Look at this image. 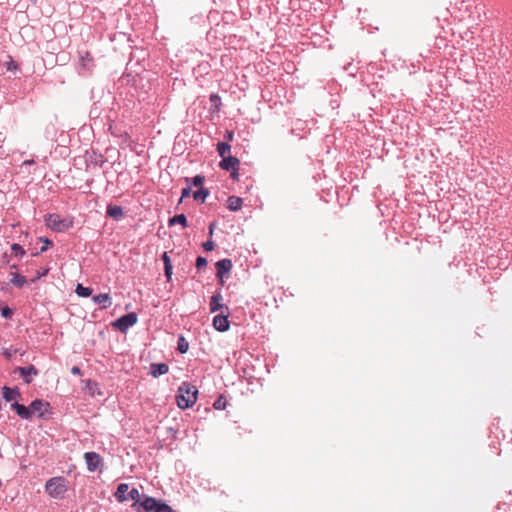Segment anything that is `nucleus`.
<instances>
[{
  "label": "nucleus",
  "instance_id": "18",
  "mask_svg": "<svg viewBox=\"0 0 512 512\" xmlns=\"http://www.w3.org/2000/svg\"><path fill=\"white\" fill-rule=\"evenodd\" d=\"M243 200L237 196H229L227 199V207L231 211H238L242 208Z\"/></svg>",
  "mask_w": 512,
  "mask_h": 512
},
{
  "label": "nucleus",
  "instance_id": "26",
  "mask_svg": "<svg viewBox=\"0 0 512 512\" xmlns=\"http://www.w3.org/2000/svg\"><path fill=\"white\" fill-rule=\"evenodd\" d=\"M188 349H189L188 341L185 339V337L179 336L178 341H177V350L181 354H184L188 351Z\"/></svg>",
  "mask_w": 512,
  "mask_h": 512
},
{
  "label": "nucleus",
  "instance_id": "43",
  "mask_svg": "<svg viewBox=\"0 0 512 512\" xmlns=\"http://www.w3.org/2000/svg\"><path fill=\"white\" fill-rule=\"evenodd\" d=\"M4 356L7 358V359H10L13 355L11 349H6L4 352H3Z\"/></svg>",
  "mask_w": 512,
  "mask_h": 512
},
{
  "label": "nucleus",
  "instance_id": "23",
  "mask_svg": "<svg viewBox=\"0 0 512 512\" xmlns=\"http://www.w3.org/2000/svg\"><path fill=\"white\" fill-rule=\"evenodd\" d=\"M208 195L209 190L207 188L201 187L199 190L193 193V198L195 201H200L201 203H203L205 202Z\"/></svg>",
  "mask_w": 512,
  "mask_h": 512
},
{
  "label": "nucleus",
  "instance_id": "36",
  "mask_svg": "<svg viewBox=\"0 0 512 512\" xmlns=\"http://www.w3.org/2000/svg\"><path fill=\"white\" fill-rule=\"evenodd\" d=\"M191 194V188L190 187H185L182 189V193H181V199H180V202L182 201V199L186 198V197H189Z\"/></svg>",
  "mask_w": 512,
  "mask_h": 512
},
{
  "label": "nucleus",
  "instance_id": "17",
  "mask_svg": "<svg viewBox=\"0 0 512 512\" xmlns=\"http://www.w3.org/2000/svg\"><path fill=\"white\" fill-rule=\"evenodd\" d=\"M107 216L113 218L114 220H119L123 216V208L118 205H108L107 206Z\"/></svg>",
  "mask_w": 512,
  "mask_h": 512
},
{
  "label": "nucleus",
  "instance_id": "6",
  "mask_svg": "<svg viewBox=\"0 0 512 512\" xmlns=\"http://www.w3.org/2000/svg\"><path fill=\"white\" fill-rule=\"evenodd\" d=\"M137 321V314L135 312H130L112 322V326L120 332L125 333L130 327L135 325Z\"/></svg>",
  "mask_w": 512,
  "mask_h": 512
},
{
  "label": "nucleus",
  "instance_id": "31",
  "mask_svg": "<svg viewBox=\"0 0 512 512\" xmlns=\"http://www.w3.org/2000/svg\"><path fill=\"white\" fill-rule=\"evenodd\" d=\"M210 102L214 105V107L218 110L221 105V99L217 94L210 95Z\"/></svg>",
  "mask_w": 512,
  "mask_h": 512
},
{
  "label": "nucleus",
  "instance_id": "12",
  "mask_svg": "<svg viewBox=\"0 0 512 512\" xmlns=\"http://www.w3.org/2000/svg\"><path fill=\"white\" fill-rule=\"evenodd\" d=\"M239 163H240V161L238 158L228 155V156H225L224 158H222V160L219 163V166L222 170L230 171V170L238 167Z\"/></svg>",
  "mask_w": 512,
  "mask_h": 512
},
{
  "label": "nucleus",
  "instance_id": "15",
  "mask_svg": "<svg viewBox=\"0 0 512 512\" xmlns=\"http://www.w3.org/2000/svg\"><path fill=\"white\" fill-rule=\"evenodd\" d=\"M168 371H169V366L166 363L151 364L150 374L155 378L168 373Z\"/></svg>",
  "mask_w": 512,
  "mask_h": 512
},
{
  "label": "nucleus",
  "instance_id": "29",
  "mask_svg": "<svg viewBox=\"0 0 512 512\" xmlns=\"http://www.w3.org/2000/svg\"><path fill=\"white\" fill-rule=\"evenodd\" d=\"M205 181L204 176L202 175H196L191 179V184L195 187H202L203 183Z\"/></svg>",
  "mask_w": 512,
  "mask_h": 512
},
{
  "label": "nucleus",
  "instance_id": "9",
  "mask_svg": "<svg viewBox=\"0 0 512 512\" xmlns=\"http://www.w3.org/2000/svg\"><path fill=\"white\" fill-rule=\"evenodd\" d=\"M14 372L18 373L23 381L27 384H30L33 380V377L37 376L39 373L34 365L17 367Z\"/></svg>",
  "mask_w": 512,
  "mask_h": 512
},
{
  "label": "nucleus",
  "instance_id": "24",
  "mask_svg": "<svg viewBox=\"0 0 512 512\" xmlns=\"http://www.w3.org/2000/svg\"><path fill=\"white\" fill-rule=\"evenodd\" d=\"M231 150V145L228 142H218L217 152L221 158H224Z\"/></svg>",
  "mask_w": 512,
  "mask_h": 512
},
{
  "label": "nucleus",
  "instance_id": "8",
  "mask_svg": "<svg viewBox=\"0 0 512 512\" xmlns=\"http://www.w3.org/2000/svg\"><path fill=\"white\" fill-rule=\"evenodd\" d=\"M84 459L87 465V470L90 472L97 471L102 464V457L96 452H86Z\"/></svg>",
  "mask_w": 512,
  "mask_h": 512
},
{
  "label": "nucleus",
  "instance_id": "1",
  "mask_svg": "<svg viewBox=\"0 0 512 512\" xmlns=\"http://www.w3.org/2000/svg\"><path fill=\"white\" fill-rule=\"evenodd\" d=\"M177 405L180 409H187L197 401L198 390L189 382H183L178 389Z\"/></svg>",
  "mask_w": 512,
  "mask_h": 512
},
{
  "label": "nucleus",
  "instance_id": "20",
  "mask_svg": "<svg viewBox=\"0 0 512 512\" xmlns=\"http://www.w3.org/2000/svg\"><path fill=\"white\" fill-rule=\"evenodd\" d=\"M127 498L134 501V503L132 504V507L134 509L138 510V506L143 499V495L140 494L139 490L137 488H132L129 491Z\"/></svg>",
  "mask_w": 512,
  "mask_h": 512
},
{
  "label": "nucleus",
  "instance_id": "38",
  "mask_svg": "<svg viewBox=\"0 0 512 512\" xmlns=\"http://www.w3.org/2000/svg\"><path fill=\"white\" fill-rule=\"evenodd\" d=\"M164 274H165V276L167 277L168 280L171 278V276H172V265L164 266Z\"/></svg>",
  "mask_w": 512,
  "mask_h": 512
},
{
  "label": "nucleus",
  "instance_id": "16",
  "mask_svg": "<svg viewBox=\"0 0 512 512\" xmlns=\"http://www.w3.org/2000/svg\"><path fill=\"white\" fill-rule=\"evenodd\" d=\"M2 395H3V398L7 402H10L12 400H16L17 398H19L21 396V394L19 392V389L17 387L10 388V387H7V386H4L2 388Z\"/></svg>",
  "mask_w": 512,
  "mask_h": 512
},
{
  "label": "nucleus",
  "instance_id": "13",
  "mask_svg": "<svg viewBox=\"0 0 512 512\" xmlns=\"http://www.w3.org/2000/svg\"><path fill=\"white\" fill-rule=\"evenodd\" d=\"M11 409L16 412V414L22 419H30V407H26L23 404H19L17 401L11 404Z\"/></svg>",
  "mask_w": 512,
  "mask_h": 512
},
{
  "label": "nucleus",
  "instance_id": "10",
  "mask_svg": "<svg viewBox=\"0 0 512 512\" xmlns=\"http://www.w3.org/2000/svg\"><path fill=\"white\" fill-rule=\"evenodd\" d=\"M229 312L226 314L220 313L213 318V327L219 332H225L230 328V321L228 320Z\"/></svg>",
  "mask_w": 512,
  "mask_h": 512
},
{
  "label": "nucleus",
  "instance_id": "46",
  "mask_svg": "<svg viewBox=\"0 0 512 512\" xmlns=\"http://www.w3.org/2000/svg\"><path fill=\"white\" fill-rule=\"evenodd\" d=\"M13 67L15 68L16 65L14 64V62H11L10 65L8 66V69L11 70Z\"/></svg>",
  "mask_w": 512,
  "mask_h": 512
},
{
  "label": "nucleus",
  "instance_id": "47",
  "mask_svg": "<svg viewBox=\"0 0 512 512\" xmlns=\"http://www.w3.org/2000/svg\"><path fill=\"white\" fill-rule=\"evenodd\" d=\"M466 14H468V8L466 7L463 13L461 14V17H464Z\"/></svg>",
  "mask_w": 512,
  "mask_h": 512
},
{
  "label": "nucleus",
  "instance_id": "34",
  "mask_svg": "<svg viewBox=\"0 0 512 512\" xmlns=\"http://www.w3.org/2000/svg\"><path fill=\"white\" fill-rule=\"evenodd\" d=\"M13 312L9 307H5L1 310V315L4 318H10L12 316Z\"/></svg>",
  "mask_w": 512,
  "mask_h": 512
},
{
  "label": "nucleus",
  "instance_id": "22",
  "mask_svg": "<svg viewBox=\"0 0 512 512\" xmlns=\"http://www.w3.org/2000/svg\"><path fill=\"white\" fill-rule=\"evenodd\" d=\"M10 275H11L10 283L12 285H14L15 287L23 288L27 284V280H26L25 276L20 275L18 273H13V272H11Z\"/></svg>",
  "mask_w": 512,
  "mask_h": 512
},
{
  "label": "nucleus",
  "instance_id": "28",
  "mask_svg": "<svg viewBox=\"0 0 512 512\" xmlns=\"http://www.w3.org/2000/svg\"><path fill=\"white\" fill-rule=\"evenodd\" d=\"M11 250L17 257H22L26 253L24 248L20 244H17V243L12 244Z\"/></svg>",
  "mask_w": 512,
  "mask_h": 512
},
{
  "label": "nucleus",
  "instance_id": "2",
  "mask_svg": "<svg viewBox=\"0 0 512 512\" xmlns=\"http://www.w3.org/2000/svg\"><path fill=\"white\" fill-rule=\"evenodd\" d=\"M142 508L144 512H175L168 504L154 497L143 494V499L138 506V510Z\"/></svg>",
  "mask_w": 512,
  "mask_h": 512
},
{
  "label": "nucleus",
  "instance_id": "48",
  "mask_svg": "<svg viewBox=\"0 0 512 512\" xmlns=\"http://www.w3.org/2000/svg\"><path fill=\"white\" fill-rule=\"evenodd\" d=\"M30 1H31L32 3H34V4L37 2V0H30Z\"/></svg>",
  "mask_w": 512,
  "mask_h": 512
},
{
  "label": "nucleus",
  "instance_id": "33",
  "mask_svg": "<svg viewBox=\"0 0 512 512\" xmlns=\"http://www.w3.org/2000/svg\"><path fill=\"white\" fill-rule=\"evenodd\" d=\"M202 247L205 251H212L215 247V244L212 240H208L203 243Z\"/></svg>",
  "mask_w": 512,
  "mask_h": 512
},
{
  "label": "nucleus",
  "instance_id": "30",
  "mask_svg": "<svg viewBox=\"0 0 512 512\" xmlns=\"http://www.w3.org/2000/svg\"><path fill=\"white\" fill-rule=\"evenodd\" d=\"M195 265H196V268L200 270L201 268L206 267L207 259L205 257H203V256H198L196 258V264Z\"/></svg>",
  "mask_w": 512,
  "mask_h": 512
},
{
  "label": "nucleus",
  "instance_id": "40",
  "mask_svg": "<svg viewBox=\"0 0 512 512\" xmlns=\"http://www.w3.org/2000/svg\"><path fill=\"white\" fill-rule=\"evenodd\" d=\"M231 171H232L231 175H230L231 178L234 179V180H237L238 176H239V174H238V167L232 169Z\"/></svg>",
  "mask_w": 512,
  "mask_h": 512
},
{
  "label": "nucleus",
  "instance_id": "45",
  "mask_svg": "<svg viewBox=\"0 0 512 512\" xmlns=\"http://www.w3.org/2000/svg\"><path fill=\"white\" fill-rule=\"evenodd\" d=\"M32 164H34V160H26L24 162V165H32Z\"/></svg>",
  "mask_w": 512,
  "mask_h": 512
},
{
  "label": "nucleus",
  "instance_id": "5",
  "mask_svg": "<svg viewBox=\"0 0 512 512\" xmlns=\"http://www.w3.org/2000/svg\"><path fill=\"white\" fill-rule=\"evenodd\" d=\"M31 417L37 415L42 419H49L52 412L50 411V404L42 399H35L29 405Z\"/></svg>",
  "mask_w": 512,
  "mask_h": 512
},
{
  "label": "nucleus",
  "instance_id": "19",
  "mask_svg": "<svg viewBox=\"0 0 512 512\" xmlns=\"http://www.w3.org/2000/svg\"><path fill=\"white\" fill-rule=\"evenodd\" d=\"M128 490H129V485L128 484H126V483L119 484L118 487H117V490H116V492L114 494L116 499L119 502L127 501L128 498H127L126 493L128 492Z\"/></svg>",
  "mask_w": 512,
  "mask_h": 512
},
{
  "label": "nucleus",
  "instance_id": "21",
  "mask_svg": "<svg viewBox=\"0 0 512 512\" xmlns=\"http://www.w3.org/2000/svg\"><path fill=\"white\" fill-rule=\"evenodd\" d=\"M176 224H179L184 228H186L188 226L187 217L185 216V214H183V213L176 214L173 217L169 218V220H168L169 226H173Z\"/></svg>",
  "mask_w": 512,
  "mask_h": 512
},
{
  "label": "nucleus",
  "instance_id": "25",
  "mask_svg": "<svg viewBox=\"0 0 512 512\" xmlns=\"http://www.w3.org/2000/svg\"><path fill=\"white\" fill-rule=\"evenodd\" d=\"M75 292L79 297H89L92 294L93 289L90 287H85L82 284H78L76 286Z\"/></svg>",
  "mask_w": 512,
  "mask_h": 512
},
{
  "label": "nucleus",
  "instance_id": "37",
  "mask_svg": "<svg viewBox=\"0 0 512 512\" xmlns=\"http://www.w3.org/2000/svg\"><path fill=\"white\" fill-rule=\"evenodd\" d=\"M162 261L164 263V266H167V265H172L171 263V259L170 257L168 256V253L167 252H164L162 254Z\"/></svg>",
  "mask_w": 512,
  "mask_h": 512
},
{
  "label": "nucleus",
  "instance_id": "32",
  "mask_svg": "<svg viewBox=\"0 0 512 512\" xmlns=\"http://www.w3.org/2000/svg\"><path fill=\"white\" fill-rule=\"evenodd\" d=\"M40 240L44 242V246L40 248V253L45 252L48 249V247L53 245V242L47 238H40Z\"/></svg>",
  "mask_w": 512,
  "mask_h": 512
},
{
  "label": "nucleus",
  "instance_id": "7",
  "mask_svg": "<svg viewBox=\"0 0 512 512\" xmlns=\"http://www.w3.org/2000/svg\"><path fill=\"white\" fill-rule=\"evenodd\" d=\"M217 273L216 276L220 280V284H224V277H227L232 269V261L228 258L221 259L215 264Z\"/></svg>",
  "mask_w": 512,
  "mask_h": 512
},
{
  "label": "nucleus",
  "instance_id": "3",
  "mask_svg": "<svg viewBox=\"0 0 512 512\" xmlns=\"http://www.w3.org/2000/svg\"><path fill=\"white\" fill-rule=\"evenodd\" d=\"M46 492L55 499H61L67 491L66 480L63 477H53L45 484Z\"/></svg>",
  "mask_w": 512,
  "mask_h": 512
},
{
  "label": "nucleus",
  "instance_id": "11",
  "mask_svg": "<svg viewBox=\"0 0 512 512\" xmlns=\"http://www.w3.org/2000/svg\"><path fill=\"white\" fill-rule=\"evenodd\" d=\"M223 300L222 294L220 291H216L210 298V312L214 313L219 310L225 309L226 311L229 310L227 306H224L221 302Z\"/></svg>",
  "mask_w": 512,
  "mask_h": 512
},
{
  "label": "nucleus",
  "instance_id": "42",
  "mask_svg": "<svg viewBox=\"0 0 512 512\" xmlns=\"http://www.w3.org/2000/svg\"><path fill=\"white\" fill-rule=\"evenodd\" d=\"M4 258H5V263L10 265L11 269H17L18 266L16 264H10V259L7 255H5Z\"/></svg>",
  "mask_w": 512,
  "mask_h": 512
},
{
  "label": "nucleus",
  "instance_id": "14",
  "mask_svg": "<svg viewBox=\"0 0 512 512\" xmlns=\"http://www.w3.org/2000/svg\"><path fill=\"white\" fill-rule=\"evenodd\" d=\"M93 302L95 304L101 305L102 309H106L111 306V297L108 293H101L98 295L93 296L92 298Z\"/></svg>",
  "mask_w": 512,
  "mask_h": 512
},
{
  "label": "nucleus",
  "instance_id": "39",
  "mask_svg": "<svg viewBox=\"0 0 512 512\" xmlns=\"http://www.w3.org/2000/svg\"><path fill=\"white\" fill-rule=\"evenodd\" d=\"M48 273V269L44 270L43 272H37L36 276L34 279H32V282H35L36 280L40 279L41 277L47 275Z\"/></svg>",
  "mask_w": 512,
  "mask_h": 512
},
{
  "label": "nucleus",
  "instance_id": "44",
  "mask_svg": "<svg viewBox=\"0 0 512 512\" xmlns=\"http://www.w3.org/2000/svg\"><path fill=\"white\" fill-rule=\"evenodd\" d=\"M216 226V223L215 222H212L210 225H209V236L211 237L213 235V232H214V228Z\"/></svg>",
  "mask_w": 512,
  "mask_h": 512
},
{
  "label": "nucleus",
  "instance_id": "4",
  "mask_svg": "<svg viewBox=\"0 0 512 512\" xmlns=\"http://www.w3.org/2000/svg\"><path fill=\"white\" fill-rule=\"evenodd\" d=\"M45 224L55 232H64L73 226V221L61 218L58 214H48L45 216Z\"/></svg>",
  "mask_w": 512,
  "mask_h": 512
},
{
  "label": "nucleus",
  "instance_id": "27",
  "mask_svg": "<svg viewBox=\"0 0 512 512\" xmlns=\"http://www.w3.org/2000/svg\"><path fill=\"white\" fill-rule=\"evenodd\" d=\"M226 404H227V401H226L225 397L221 395V396H219V397L215 400V402H214V404H213V407H214L215 409H217V410H223V409H225V408H226Z\"/></svg>",
  "mask_w": 512,
  "mask_h": 512
},
{
  "label": "nucleus",
  "instance_id": "41",
  "mask_svg": "<svg viewBox=\"0 0 512 512\" xmlns=\"http://www.w3.org/2000/svg\"><path fill=\"white\" fill-rule=\"evenodd\" d=\"M71 373L74 375H81V369L78 366H73L71 369Z\"/></svg>",
  "mask_w": 512,
  "mask_h": 512
},
{
  "label": "nucleus",
  "instance_id": "35",
  "mask_svg": "<svg viewBox=\"0 0 512 512\" xmlns=\"http://www.w3.org/2000/svg\"><path fill=\"white\" fill-rule=\"evenodd\" d=\"M224 139L226 140L225 142H230L234 139V132L233 131H230V130H227L224 134Z\"/></svg>",
  "mask_w": 512,
  "mask_h": 512
}]
</instances>
